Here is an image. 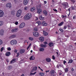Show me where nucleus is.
Listing matches in <instances>:
<instances>
[{
  "mask_svg": "<svg viewBox=\"0 0 76 76\" xmlns=\"http://www.w3.org/2000/svg\"><path fill=\"white\" fill-rule=\"evenodd\" d=\"M15 24L16 25H17L18 24V22H16L15 23Z\"/></svg>",
  "mask_w": 76,
  "mask_h": 76,
  "instance_id": "obj_49",
  "label": "nucleus"
},
{
  "mask_svg": "<svg viewBox=\"0 0 76 76\" xmlns=\"http://www.w3.org/2000/svg\"><path fill=\"white\" fill-rule=\"evenodd\" d=\"M43 43L44 45L42 44L40 45V47H46V46L48 45V43H47V42H45Z\"/></svg>",
  "mask_w": 76,
  "mask_h": 76,
  "instance_id": "obj_5",
  "label": "nucleus"
},
{
  "mask_svg": "<svg viewBox=\"0 0 76 76\" xmlns=\"http://www.w3.org/2000/svg\"><path fill=\"white\" fill-rule=\"evenodd\" d=\"M36 73H37L36 72H35L34 73H31L30 74V75H35V74Z\"/></svg>",
  "mask_w": 76,
  "mask_h": 76,
  "instance_id": "obj_37",
  "label": "nucleus"
},
{
  "mask_svg": "<svg viewBox=\"0 0 76 76\" xmlns=\"http://www.w3.org/2000/svg\"><path fill=\"white\" fill-rule=\"evenodd\" d=\"M52 58H53V60H55V57L54 56H52Z\"/></svg>",
  "mask_w": 76,
  "mask_h": 76,
  "instance_id": "obj_42",
  "label": "nucleus"
},
{
  "mask_svg": "<svg viewBox=\"0 0 76 76\" xmlns=\"http://www.w3.org/2000/svg\"><path fill=\"white\" fill-rule=\"evenodd\" d=\"M3 15H4V13H3V12L1 10H0V17L1 18L3 17Z\"/></svg>",
  "mask_w": 76,
  "mask_h": 76,
  "instance_id": "obj_11",
  "label": "nucleus"
},
{
  "mask_svg": "<svg viewBox=\"0 0 76 76\" xmlns=\"http://www.w3.org/2000/svg\"><path fill=\"white\" fill-rule=\"evenodd\" d=\"M72 46H69V48H72Z\"/></svg>",
  "mask_w": 76,
  "mask_h": 76,
  "instance_id": "obj_61",
  "label": "nucleus"
},
{
  "mask_svg": "<svg viewBox=\"0 0 76 76\" xmlns=\"http://www.w3.org/2000/svg\"><path fill=\"white\" fill-rule=\"evenodd\" d=\"M39 51H44V48H41L39 49Z\"/></svg>",
  "mask_w": 76,
  "mask_h": 76,
  "instance_id": "obj_24",
  "label": "nucleus"
},
{
  "mask_svg": "<svg viewBox=\"0 0 76 76\" xmlns=\"http://www.w3.org/2000/svg\"><path fill=\"white\" fill-rule=\"evenodd\" d=\"M50 72V70H48V71H46V73H47V72Z\"/></svg>",
  "mask_w": 76,
  "mask_h": 76,
  "instance_id": "obj_60",
  "label": "nucleus"
},
{
  "mask_svg": "<svg viewBox=\"0 0 76 76\" xmlns=\"http://www.w3.org/2000/svg\"><path fill=\"white\" fill-rule=\"evenodd\" d=\"M43 34L45 36H47L48 35V33L47 32H46L45 31H43Z\"/></svg>",
  "mask_w": 76,
  "mask_h": 76,
  "instance_id": "obj_20",
  "label": "nucleus"
},
{
  "mask_svg": "<svg viewBox=\"0 0 76 76\" xmlns=\"http://www.w3.org/2000/svg\"><path fill=\"white\" fill-rule=\"evenodd\" d=\"M65 63H66V61H64V64H65Z\"/></svg>",
  "mask_w": 76,
  "mask_h": 76,
  "instance_id": "obj_51",
  "label": "nucleus"
},
{
  "mask_svg": "<svg viewBox=\"0 0 76 76\" xmlns=\"http://www.w3.org/2000/svg\"><path fill=\"white\" fill-rule=\"evenodd\" d=\"M50 73L52 74V75H53V74H54L55 73V72L54 71V70H51L50 72Z\"/></svg>",
  "mask_w": 76,
  "mask_h": 76,
  "instance_id": "obj_25",
  "label": "nucleus"
},
{
  "mask_svg": "<svg viewBox=\"0 0 76 76\" xmlns=\"http://www.w3.org/2000/svg\"><path fill=\"white\" fill-rule=\"evenodd\" d=\"M13 61L12 60L11 61V62H10V63L11 64H12V63H13Z\"/></svg>",
  "mask_w": 76,
  "mask_h": 76,
  "instance_id": "obj_59",
  "label": "nucleus"
},
{
  "mask_svg": "<svg viewBox=\"0 0 76 76\" xmlns=\"http://www.w3.org/2000/svg\"><path fill=\"white\" fill-rule=\"evenodd\" d=\"M28 39H29V40H30V41H33V40H34V38L31 37H29Z\"/></svg>",
  "mask_w": 76,
  "mask_h": 76,
  "instance_id": "obj_34",
  "label": "nucleus"
},
{
  "mask_svg": "<svg viewBox=\"0 0 76 76\" xmlns=\"http://www.w3.org/2000/svg\"><path fill=\"white\" fill-rule=\"evenodd\" d=\"M10 43L12 45H15L17 44V41L16 40H12Z\"/></svg>",
  "mask_w": 76,
  "mask_h": 76,
  "instance_id": "obj_4",
  "label": "nucleus"
},
{
  "mask_svg": "<svg viewBox=\"0 0 76 76\" xmlns=\"http://www.w3.org/2000/svg\"><path fill=\"white\" fill-rule=\"evenodd\" d=\"M17 50H14V52L15 53H17Z\"/></svg>",
  "mask_w": 76,
  "mask_h": 76,
  "instance_id": "obj_52",
  "label": "nucleus"
},
{
  "mask_svg": "<svg viewBox=\"0 0 76 76\" xmlns=\"http://www.w3.org/2000/svg\"><path fill=\"white\" fill-rule=\"evenodd\" d=\"M25 52V50L24 49H21L20 50V54H22L23 53H24Z\"/></svg>",
  "mask_w": 76,
  "mask_h": 76,
  "instance_id": "obj_17",
  "label": "nucleus"
},
{
  "mask_svg": "<svg viewBox=\"0 0 76 76\" xmlns=\"http://www.w3.org/2000/svg\"><path fill=\"white\" fill-rule=\"evenodd\" d=\"M3 42V41L1 40L0 39V45H1L2 44V43Z\"/></svg>",
  "mask_w": 76,
  "mask_h": 76,
  "instance_id": "obj_38",
  "label": "nucleus"
},
{
  "mask_svg": "<svg viewBox=\"0 0 76 76\" xmlns=\"http://www.w3.org/2000/svg\"><path fill=\"white\" fill-rule=\"evenodd\" d=\"M65 71L66 72H67L68 71V68H66Z\"/></svg>",
  "mask_w": 76,
  "mask_h": 76,
  "instance_id": "obj_45",
  "label": "nucleus"
},
{
  "mask_svg": "<svg viewBox=\"0 0 76 76\" xmlns=\"http://www.w3.org/2000/svg\"><path fill=\"white\" fill-rule=\"evenodd\" d=\"M28 0H24L23 3L24 5H26L28 3Z\"/></svg>",
  "mask_w": 76,
  "mask_h": 76,
  "instance_id": "obj_10",
  "label": "nucleus"
},
{
  "mask_svg": "<svg viewBox=\"0 0 76 76\" xmlns=\"http://www.w3.org/2000/svg\"><path fill=\"white\" fill-rule=\"evenodd\" d=\"M34 59H35V57L34 56H31L30 58V60H34Z\"/></svg>",
  "mask_w": 76,
  "mask_h": 76,
  "instance_id": "obj_19",
  "label": "nucleus"
},
{
  "mask_svg": "<svg viewBox=\"0 0 76 76\" xmlns=\"http://www.w3.org/2000/svg\"><path fill=\"white\" fill-rule=\"evenodd\" d=\"M59 30L61 32H63V29L61 28H60L59 29Z\"/></svg>",
  "mask_w": 76,
  "mask_h": 76,
  "instance_id": "obj_39",
  "label": "nucleus"
},
{
  "mask_svg": "<svg viewBox=\"0 0 76 76\" xmlns=\"http://www.w3.org/2000/svg\"><path fill=\"white\" fill-rule=\"evenodd\" d=\"M4 34V30L2 29L0 31V35H1V36H2Z\"/></svg>",
  "mask_w": 76,
  "mask_h": 76,
  "instance_id": "obj_12",
  "label": "nucleus"
},
{
  "mask_svg": "<svg viewBox=\"0 0 76 76\" xmlns=\"http://www.w3.org/2000/svg\"><path fill=\"white\" fill-rule=\"evenodd\" d=\"M14 2L15 3H17V1H16V0H15L14 1Z\"/></svg>",
  "mask_w": 76,
  "mask_h": 76,
  "instance_id": "obj_55",
  "label": "nucleus"
},
{
  "mask_svg": "<svg viewBox=\"0 0 76 76\" xmlns=\"http://www.w3.org/2000/svg\"><path fill=\"white\" fill-rule=\"evenodd\" d=\"M72 9L73 10H74V9H75V8H74V7H72Z\"/></svg>",
  "mask_w": 76,
  "mask_h": 76,
  "instance_id": "obj_63",
  "label": "nucleus"
},
{
  "mask_svg": "<svg viewBox=\"0 0 76 76\" xmlns=\"http://www.w3.org/2000/svg\"><path fill=\"white\" fill-rule=\"evenodd\" d=\"M62 6H63L64 8H66V7H68L69 5L68 3L67 2H64L62 4Z\"/></svg>",
  "mask_w": 76,
  "mask_h": 76,
  "instance_id": "obj_3",
  "label": "nucleus"
},
{
  "mask_svg": "<svg viewBox=\"0 0 76 76\" xmlns=\"http://www.w3.org/2000/svg\"><path fill=\"white\" fill-rule=\"evenodd\" d=\"M25 26V24L24 23H23L20 25L19 26V28H23Z\"/></svg>",
  "mask_w": 76,
  "mask_h": 76,
  "instance_id": "obj_6",
  "label": "nucleus"
},
{
  "mask_svg": "<svg viewBox=\"0 0 76 76\" xmlns=\"http://www.w3.org/2000/svg\"><path fill=\"white\" fill-rule=\"evenodd\" d=\"M4 49V48L2 47L1 48V52L3 51V50Z\"/></svg>",
  "mask_w": 76,
  "mask_h": 76,
  "instance_id": "obj_44",
  "label": "nucleus"
},
{
  "mask_svg": "<svg viewBox=\"0 0 76 76\" xmlns=\"http://www.w3.org/2000/svg\"><path fill=\"white\" fill-rule=\"evenodd\" d=\"M35 10V7H34L33 8H31V12H34V10Z\"/></svg>",
  "mask_w": 76,
  "mask_h": 76,
  "instance_id": "obj_29",
  "label": "nucleus"
},
{
  "mask_svg": "<svg viewBox=\"0 0 76 76\" xmlns=\"http://www.w3.org/2000/svg\"><path fill=\"white\" fill-rule=\"evenodd\" d=\"M37 12L38 14H39V15L40 14H41V12H42V10L40 8L39 9H37Z\"/></svg>",
  "mask_w": 76,
  "mask_h": 76,
  "instance_id": "obj_9",
  "label": "nucleus"
},
{
  "mask_svg": "<svg viewBox=\"0 0 76 76\" xmlns=\"http://www.w3.org/2000/svg\"><path fill=\"white\" fill-rule=\"evenodd\" d=\"M10 52H7L6 53V56H10Z\"/></svg>",
  "mask_w": 76,
  "mask_h": 76,
  "instance_id": "obj_23",
  "label": "nucleus"
},
{
  "mask_svg": "<svg viewBox=\"0 0 76 76\" xmlns=\"http://www.w3.org/2000/svg\"><path fill=\"white\" fill-rule=\"evenodd\" d=\"M72 72H73V71H74V69H73V68H72Z\"/></svg>",
  "mask_w": 76,
  "mask_h": 76,
  "instance_id": "obj_56",
  "label": "nucleus"
},
{
  "mask_svg": "<svg viewBox=\"0 0 76 76\" xmlns=\"http://www.w3.org/2000/svg\"><path fill=\"white\" fill-rule=\"evenodd\" d=\"M39 18L41 20H43V19H44V17H42V15H40L39 17Z\"/></svg>",
  "mask_w": 76,
  "mask_h": 76,
  "instance_id": "obj_30",
  "label": "nucleus"
},
{
  "mask_svg": "<svg viewBox=\"0 0 76 76\" xmlns=\"http://www.w3.org/2000/svg\"><path fill=\"white\" fill-rule=\"evenodd\" d=\"M35 71V70L33 68L32 70L31 71V72H34Z\"/></svg>",
  "mask_w": 76,
  "mask_h": 76,
  "instance_id": "obj_48",
  "label": "nucleus"
},
{
  "mask_svg": "<svg viewBox=\"0 0 76 76\" xmlns=\"http://www.w3.org/2000/svg\"><path fill=\"white\" fill-rule=\"evenodd\" d=\"M43 13L45 15H48V12L45 10H44L43 12Z\"/></svg>",
  "mask_w": 76,
  "mask_h": 76,
  "instance_id": "obj_18",
  "label": "nucleus"
},
{
  "mask_svg": "<svg viewBox=\"0 0 76 76\" xmlns=\"http://www.w3.org/2000/svg\"><path fill=\"white\" fill-rule=\"evenodd\" d=\"M39 75H41V76H43L44 75V73H43L40 72L39 74Z\"/></svg>",
  "mask_w": 76,
  "mask_h": 76,
  "instance_id": "obj_36",
  "label": "nucleus"
},
{
  "mask_svg": "<svg viewBox=\"0 0 76 76\" xmlns=\"http://www.w3.org/2000/svg\"><path fill=\"white\" fill-rule=\"evenodd\" d=\"M16 37V35L15 34H14V35H11L10 36V38H15V37Z\"/></svg>",
  "mask_w": 76,
  "mask_h": 76,
  "instance_id": "obj_27",
  "label": "nucleus"
},
{
  "mask_svg": "<svg viewBox=\"0 0 76 76\" xmlns=\"http://www.w3.org/2000/svg\"><path fill=\"white\" fill-rule=\"evenodd\" d=\"M15 60H16V59H13L12 60V61H15Z\"/></svg>",
  "mask_w": 76,
  "mask_h": 76,
  "instance_id": "obj_53",
  "label": "nucleus"
},
{
  "mask_svg": "<svg viewBox=\"0 0 76 76\" xmlns=\"http://www.w3.org/2000/svg\"><path fill=\"white\" fill-rule=\"evenodd\" d=\"M44 3H45V4H46V3H47V1H45Z\"/></svg>",
  "mask_w": 76,
  "mask_h": 76,
  "instance_id": "obj_62",
  "label": "nucleus"
},
{
  "mask_svg": "<svg viewBox=\"0 0 76 76\" xmlns=\"http://www.w3.org/2000/svg\"><path fill=\"white\" fill-rule=\"evenodd\" d=\"M41 7V4H39V8H40V7Z\"/></svg>",
  "mask_w": 76,
  "mask_h": 76,
  "instance_id": "obj_58",
  "label": "nucleus"
},
{
  "mask_svg": "<svg viewBox=\"0 0 76 76\" xmlns=\"http://www.w3.org/2000/svg\"><path fill=\"white\" fill-rule=\"evenodd\" d=\"M48 45H49L50 47H53V43L52 42H50L48 44Z\"/></svg>",
  "mask_w": 76,
  "mask_h": 76,
  "instance_id": "obj_22",
  "label": "nucleus"
},
{
  "mask_svg": "<svg viewBox=\"0 0 76 76\" xmlns=\"http://www.w3.org/2000/svg\"><path fill=\"white\" fill-rule=\"evenodd\" d=\"M53 10H54V11H55V12H57V10L56 9L54 10L53 9Z\"/></svg>",
  "mask_w": 76,
  "mask_h": 76,
  "instance_id": "obj_54",
  "label": "nucleus"
},
{
  "mask_svg": "<svg viewBox=\"0 0 76 76\" xmlns=\"http://www.w3.org/2000/svg\"><path fill=\"white\" fill-rule=\"evenodd\" d=\"M64 23V22H61L60 23L58 24V26H61V25H63V24Z\"/></svg>",
  "mask_w": 76,
  "mask_h": 76,
  "instance_id": "obj_35",
  "label": "nucleus"
},
{
  "mask_svg": "<svg viewBox=\"0 0 76 76\" xmlns=\"http://www.w3.org/2000/svg\"><path fill=\"white\" fill-rule=\"evenodd\" d=\"M7 50H8V51H10V50H11V48H9L7 49Z\"/></svg>",
  "mask_w": 76,
  "mask_h": 76,
  "instance_id": "obj_47",
  "label": "nucleus"
},
{
  "mask_svg": "<svg viewBox=\"0 0 76 76\" xmlns=\"http://www.w3.org/2000/svg\"><path fill=\"white\" fill-rule=\"evenodd\" d=\"M39 39L40 41L41 42H42L44 40V39L43 37H40L39 38Z\"/></svg>",
  "mask_w": 76,
  "mask_h": 76,
  "instance_id": "obj_15",
  "label": "nucleus"
},
{
  "mask_svg": "<svg viewBox=\"0 0 76 76\" xmlns=\"http://www.w3.org/2000/svg\"><path fill=\"white\" fill-rule=\"evenodd\" d=\"M21 76H24V74H22Z\"/></svg>",
  "mask_w": 76,
  "mask_h": 76,
  "instance_id": "obj_64",
  "label": "nucleus"
},
{
  "mask_svg": "<svg viewBox=\"0 0 76 76\" xmlns=\"http://www.w3.org/2000/svg\"><path fill=\"white\" fill-rule=\"evenodd\" d=\"M41 22L39 21H37V23H36V25H37V26L38 25H41Z\"/></svg>",
  "mask_w": 76,
  "mask_h": 76,
  "instance_id": "obj_13",
  "label": "nucleus"
},
{
  "mask_svg": "<svg viewBox=\"0 0 76 76\" xmlns=\"http://www.w3.org/2000/svg\"><path fill=\"white\" fill-rule=\"evenodd\" d=\"M70 0L72 1V3H75L76 2V1H75V0Z\"/></svg>",
  "mask_w": 76,
  "mask_h": 76,
  "instance_id": "obj_40",
  "label": "nucleus"
},
{
  "mask_svg": "<svg viewBox=\"0 0 76 76\" xmlns=\"http://www.w3.org/2000/svg\"><path fill=\"white\" fill-rule=\"evenodd\" d=\"M21 13H22V10H19L17 13L16 16L17 17H20L21 15Z\"/></svg>",
  "mask_w": 76,
  "mask_h": 76,
  "instance_id": "obj_2",
  "label": "nucleus"
},
{
  "mask_svg": "<svg viewBox=\"0 0 76 76\" xmlns=\"http://www.w3.org/2000/svg\"><path fill=\"white\" fill-rule=\"evenodd\" d=\"M24 10H28V7H26L24 8Z\"/></svg>",
  "mask_w": 76,
  "mask_h": 76,
  "instance_id": "obj_41",
  "label": "nucleus"
},
{
  "mask_svg": "<svg viewBox=\"0 0 76 76\" xmlns=\"http://www.w3.org/2000/svg\"><path fill=\"white\" fill-rule=\"evenodd\" d=\"M32 17V15L30 13L27 14L24 17V19L26 20H29Z\"/></svg>",
  "mask_w": 76,
  "mask_h": 76,
  "instance_id": "obj_1",
  "label": "nucleus"
},
{
  "mask_svg": "<svg viewBox=\"0 0 76 76\" xmlns=\"http://www.w3.org/2000/svg\"><path fill=\"white\" fill-rule=\"evenodd\" d=\"M11 14L12 15H15V11H12L11 12Z\"/></svg>",
  "mask_w": 76,
  "mask_h": 76,
  "instance_id": "obj_32",
  "label": "nucleus"
},
{
  "mask_svg": "<svg viewBox=\"0 0 76 76\" xmlns=\"http://www.w3.org/2000/svg\"><path fill=\"white\" fill-rule=\"evenodd\" d=\"M46 60L47 62H50L51 61V59L50 58H47L46 59Z\"/></svg>",
  "mask_w": 76,
  "mask_h": 76,
  "instance_id": "obj_21",
  "label": "nucleus"
},
{
  "mask_svg": "<svg viewBox=\"0 0 76 76\" xmlns=\"http://www.w3.org/2000/svg\"><path fill=\"white\" fill-rule=\"evenodd\" d=\"M3 25V21H0V26H2Z\"/></svg>",
  "mask_w": 76,
  "mask_h": 76,
  "instance_id": "obj_28",
  "label": "nucleus"
},
{
  "mask_svg": "<svg viewBox=\"0 0 76 76\" xmlns=\"http://www.w3.org/2000/svg\"><path fill=\"white\" fill-rule=\"evenodd\" d=\"M37 28H35L34 29V31H37Z\"/></svg>",
  "mask_w": 76,
  "mask_h": 76,
  "instance_id": "obj_43",
  "label": "nucleus"
},
{
  "mask_svg": "<svg viewBox=\"0 0 76 76\" xmlns=\"http://www.w3.org/2000/svg\"><path fill=\"white\" fill-rule=\"evenodd\" d=\"M42 25L43 26H47V24L45 23V21H42Z\"/></svg>",
  "mask_w": 76,
  "mask_h": 76,
  "instance_id": "obj_14",
  "label": "nucleus"
},
{
  "mask_svg": "<svg viewBox=\"0 0 76 76\" xmlns=\"http://www.w3.org/2000/svg\"><path fill=\"white\" fill-rule=\"evenodd\" d=\"M33 35L35 37H38L39 34H38V33L37 32H33Z\"/></svg>",
  "mask_w": 76,
  "mask_h": 76,
  "instance_id": "obj_7",
  "label": "nucleus"
},
{
  "mask_svg": "<svg viewBox=\"0 0 76 76\" xmlns=\"http://www.w3.org/2000/svg\"><path fill=\"white\" fill-rule=\"evenodd\" d=\"M33 69L35 71V70H37V66H34L33 67Z\"/></svg>",
  "mask_w": 76,
  "mask_h": 76,
  "instance_id": "obj_33",
  "label": "nucleus"
},
{
  "mask_svg": "<svg viewBox=\"0 0 76 76\" xmlns=\"http://www.w3.org/2000/svg\"><path fill=\"white\" fill-rule=\"evenodd\" d=\"M8 70H11V69H12V66H10L8 67Z\"/></svg>",
  "mask_w": 76,
  "mask_h": 76,
  "instance_id": "obj_26",
  "label": "nucleus"
},
{
  "mask_svg": "<svg viewBox=\"0 0 76 76\" xmlns=\"http://www.w3.org/2000/svg\"><path fill=\"white\" fill-rule=\"evenodd\" d=\"M17 57H18V56H19V53H17Z\"/></svg>",
  "mask_w": 76,
  "mask_h": 76,
  "instance_id": "obj_50",
  "label": "nucleus"
},
{
  "mask_svg": "<svg viewBox=\"0 0 76 76\" xmlns=\"http://www.w3.org/2000/svg\"><path fill=\"white\" fill-rule=\"evenodd\" d=\"M57 68H58L59 67V66L58 65H57Z\"/></svg>",
  "mask_w": 76,
  "mask_h": 76,
  "instance_id": "obj_57",
  "label": "nucleus"
},
{
  "mask_svg": "<svg viewBox=\"0 0 76 76\" xmlns=\"http://www.w3.org/2000/svg\"><path fill=\"white\" fill-rule=\"evenodd\" d=\"M67 28V26H64V29H66Z\"/></svg>",
  "mask_w": 76,
  "mask_h": 76,
  "instance_id": "obj_46",
  "label": "nucleus"
},
{
  "mask_svg": "<svg viewBox=\"0 0 76 76\" xmlns=\"http://www.w3.org/2000/svg\"><path fill=\"white\" fill-rule=\"evenodd\" d=\"M73 61L72 60H69V62H68V63H72Z\"/></svg>",
  "mask_w": 76,
  "mask_h": 76,
  "instance_id": "obj_31",
  "label": "nucleus"
},
{
  "mask_svg": "<svg viewBox=\"0 0 76 76\" xmlns=\"http://www.w3.org/2000/svg\"><path fill=\"white\" fill-rule=\"evenodd\" d=\"M18 30L17 28H15L13 29L11 31L12 32H17V30Z\"/></svg>",
  "mask_w": 76,
  "mask_h": 76,
  "instance_id": "obj_16",
  "label": "nucleus"
},
{
  "mask_svg": "<svg viewBox=\"0 0 76 76\" xmlns=\"http://www.w3.org/2000/svg\"><path fill=\"white\" fill-rule=\"evenodd\" d=\"M6 7L8 8H10L12 7V4L10 3H7L6 4Z\"/></svg>",
  "mask_w": 76,
  "mask_h": 76,
  "instance_id": "obj_8",
  "label": "nucleus"
}]
</instances>
